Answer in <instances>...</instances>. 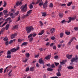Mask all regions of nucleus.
<instances>
[{
  "label": "nucleus",
  "instance_id": "obj_39",
  "mask_svg": "<svg viewBox=\"0 0 78 78\" xmlns=\"http://www.w3.org/2000/svg\"><path fill=\"white\" fill-rule=\"evenodd\" d=\"M29 8L30 9H32V8H33V6L32 4H30L29 6Z\"/></svg>",
  "mask_w": 78,
  "mask_h": 78
},
{
  "label": "nucleus",
  "instance_id": "obj_2",
  "mask_svg": "<svg viewBox=\"0 0 78 78\" xmlns=\"http://www.w3.org/2000/svg\"><path fill=\"white\" fill-rule=\"evenodd\" d=\"M26 31H27V33L29 34L31 32V31H33L34 30V28L32 26H28L26 27Z\"/></svg>",
  "mask_w": 78,
  "mask_h": 78
},
{
  "label": "nucleus",
  "instance_id": "obj_45",
  "mask_svg": "<svg viewBox=\"0 0 78 78\" xmlns=\"http://www.w3.org/2000/svg\"><path fill=\"white\" fill-rule=\"evenodd\" d=\"M54 58L55 59H58V56L56 55L54 56Z\"/></svg>",
  "mask_w": 78,
  "mask_h": 78
},
{
  "label": "nucleus",
  "instance_id": "obj_7",
  "mask_svg": "<svg viewBox=\"0 0 78 78\" xmlns=\"http://www.w3.org/2000/svg\"><path fill=\"white\" fill-rule=\"evenodd\" d=\"M74 38H75V37H73L71 39L70 41L68 42V45H70V44H71V43L73 41V39H74Z\"/></svg>",
  "mask_w": 78,
  "mask_h": 78
},
{
  "label": "nucleus",
  "instance_id": "obj_33",
  "mask_svg": "<svg viewBox=\"0 0 78 78\" xmlns=\"http://www.w3.org/2000/svg\"><path fill=\"white\" fill-rule=\"evenodd\" d=\"M7 5V4L6 2L5 1L4 3V5H3V7H6V5Z\"/></svg>",
  "mask_w": 78,
  "mask_h": 78
},
{
  "label": "nucleus",
  "instance_id": "obj_48",
  "mask_svg": "<svg viewBox=\"0 0 78 78\" xmlns=\"http://www.w3.org/2000/svg\"><path fill=\"white\" fill-rule=\"evenodd\" d=\"M28 60V59H26L25 60H23V62H27V61Z\"/></svg>",
  "mask_w": 78,
  "mask_h": 78
},
{
  "label": "nucleus",
  "instance_id": "obj_19",
  "mask_svg": "<svg viewBox=\"0 0 78 78\" xmlns=\"http://www.w3.org/2000/svg\"><path fill=\"white\" fill-rule=\"evenodd\" d=\"M58 15L60 17L62 18L64 16V14L63 13H59L58 14Z\"/></svg>",
  "mask_w": 78,
  "mask_h": 78
},
{
  "label": "nucleus",
  "instance_id": "obj_9",
  "mask_svg": "<svg viewBox=\"0 0 78 78\" xmlns=\"http://www.w3.org/2000/svg\"><path fill=\"white\" fill-rule=\"evenodd\" d=\"M48 3V2H47V1H46L45 2L44 4L43 5V8L44 9L46 7H47Z\"/></svg>",
  "mask_w": 78,
  "mask_h": 78
},
{
  "label": "nucleus",
  "instance_id": "obj_41",
  "mask_svg": "<svg viewBox=\"0 0 78 78\" xmlns=\"http://www.w3.org/2000/svg\"><path fill=\"white\" fill-rule=\"evenodd\" d=\"M33 34H30L28 36V38H30L31 37H32L33 36Z\"/></svg>",
  "mask_w": 78,
  "mask_h": 78
},
{
  "label": "nucleus",
  "instance_id": "obj_40",
  "mask_svg": "<svg viewBox=\"0 0 78 78\" xmlns=\"http://www.w3.org/2000/svg\"><path fill=\"white\" fill-rule=\"evenodd\" d=\"M50 66L51 68H55V65L53 64H51Z\"/></svg>",
  "mask_w": 78,
  "mask_h": 78
},
{
  "label": "nucleus",
  "instance_id": "obj_60",
  "mask_svg": "<svg viewBox=\"0 0 78 78\" xmlns=\"http://www.w3.org/2000/svg\"><path fill=\"white\" fill-rule=\"evenodd\" d=\"M54 44V43H51V44L50 45V47H53V45Z\"/></svg>",
  "mask_w": 78,
  "mask_h": 78
},
{
  "label": "nucleus",
  "instance_id": "obj_63",
  "mask_svg": "<svg viewBox=\"0 0 78 78\" xmlns=\"http://www.w3.org/2000/svg\"><path fill=\"white\" fill-rule=\"evenodd\" d=\"M3 16V12H0V17H2Z\"/></svg>",
  "mask_w": 78,
  "mask_h": 78
},
{
  "label": "nucleus",
  "instance_id": "obj_47",
  "mask_svg": "<svg viewBox=\"0 0 78 78\" xmlns=\"http://www.w3.org/2000/svg\"><path fill=\"white\" fill-rule=\"evenodd\" d=\"M49 7L50 8H52L53 7V3H52L50 4Z\"/></svg>",
  "mask_w": 78,
  "mask_h": 78
},
{
  "label": "nucleus",
  "instance_id": "obj_35",
  "mask_svg": "<svg viewBox=\"0 0 78 78\" xmlns=\"http://www.w3.org/2000/svg\"><path fill=\"white\" fill-rule=\"evenodd\" d=\"M47 70L48 71H53V69H51V68H48L47 69Z\"/></svg>",
  "mask_w": 78,
  "mask_h": 78
},
{
  "label": "nucleus",
  "instance_id": "obj_34",
  "mask_svg": "<svg viewBox=\"0 0 78 78\" xmlns=\"http://www.w3.org/2000/svg\"><path fill=\"white\" fill-rule=\"evenodd\" d=\"M18 28V26L17 25H16L13 27V29H16Z\"/></svg>",
  "mask_w": 78,
  "mask_h": 78
},
{
  "label": "nucleus",
  "instance_id": "obj_1",
  "mask_svg": "<svg viewBox=\"0 0 78 78\" xmlns=\"http://www.w3.org/2000/svg\"><path fill=\"white\" fill-rule=\"evenodd\" d=\"M20 9L22 12H25L27 10V5L26 4L24 5H22L21 6Z\"/></svg>",
  "mask_w": 78,
  "mask_h": 78
},
{
  "label": "nucleus",
  "instance_id": "obj_31",
  "mask_svg": "<svg viewBox=\"0 0 78 78\" xmlns=\"http://www.w3.org/2000/svg\"><path fill=\"white\" fill-rule=\"evenodd\" d=\"M25 55L27 58H29L30 57V54L29 53H26Z\"/></svg>",
  "mask_w": 78,
  "mask_h": 78
},
{
  "label": "nucleus",
  "instance_id": "obj_3",
  "mask_svg": "<svg viewBox=\"0 0 78 78\" xmlns=\"http://www.w3.org/2000/svg\"><path fill=\"white\" fill-rule=\"evenodd\" d=\"M76 19V17H68L69 21H67V23H70L72 20H75V19Z\"/></svg>",
  "mask_w": 78,
  "mask_h": 78
},
{
  "label": "nucleus",
  "instance_id": "obj_49",
  "mask_svg": "<svg viewBox=\"0 0 78 78\" xmlns=\"http://www.w3.org/2000/svg\"><path fill=\"white\" fill-rule=\"evenodd\" d=\"M33 37H31L29 39L30 42H31L32 41H33Z\"/></svg>",
  "mask_w": 78,
  "mask_h": 78
},
{
  "label": "nucleus",
  "instance_id": "obj_13",
  "mask_svg": "<svg viewBox=\"0 0 78 78\" xmlns=\"http://www.w3.org/2000/svg\"><path fill=\"white\" fill-rule=\"evenodd\" d=\"M10 17H11L12 19H14V18H15V15H14L12 13H11L10 14Z\"/></svg>",
  "mask_w": 78,
  "mask_h": 78
},
{
  "label": "nucleus",
  "instance_id": "obj_54",
  "mask_svg": "<svg viewBox=\"0 0 78 78\" xmlns=\"http://www.w3.org/2000/svg\"><path fill=\"white\" fill-rule=\"evenodd\" d=\"M20 49V48L19 47H17L16 49V51H17V50H19Z\"/></svg>",
  "mask_w": 78,
  "mask_h": 78
},
{
  "label": "nucleus",
  "instance_id": "obj_30",
  "mask_svg": "<svg viewBox=\"0 0 78 78\" xmlns=\"http://www.w3.org/2000/svg\"><path fill=\"white\" fill-rule=\"evenodd\" d=\"M9 24H7L5 26V28L6 30H7L8 28H9Z\"/></svg>",
  "mask_w": 78,
  "mask_h": 78
},
{
  "label": "nucleus",
  "instance_id": "obj_24",
  "mask_svg": "<svg viewBox=\"0 0 78 78\" xmlns=\"http://www.w3.org/2000/svg\"><path fill=\"white\" fill-rule=\"evenodd\" d=\"M41 14H42V16L43 17H45L47 15V14L46 12H41Z\"/></svg>",
  "mask_w": 78,
  "mask_h": 78
},
{
  "label": "nucleus",
  "instance_id": "obj_6",
  "mask_svg": "<svg viewBox=\"0 0 78 78\" xmlns=\"http://www.w3.org/2000/svg\"><path fill=\"white\" fill-rule=\"evenodd\" d=\"M3 21H2V22H0V27L1 28H2L6 25L7 23V22H5L1 26V25L3 23Z\"/></svg>",
  "mask_w": 78,
  "mask_h": 78
},
{
  "label": "nucleus",
  "instance_id": "obj_64",
  "mask_svg": "<svg viewBox=\"0 0 78 78\" xmlns=\"http://www.w3.org/2000/svg\"><path fill=\"white\" fill-rule=\"evenodd\" d=\"M8 44H9V43L8 42V41H7L5 42V45H8Z\"/></svg>",
  "mask_w": 78,
  "mask_h": 78
},
{
  "label": "nucleus",
  "instance_id": "obj_8",
  "mask_svg": "<svg viewBox=\"0 0 78 78\" xmlns=\"http://www.w3.org/2000/svg\"><path fill=\"white\" fill-rule=\"evenodd\" d=\"M17 35V33H16L12 35L11 36V39H13V38H14V37H15Z\"/></svg>",
  "mask_w": 78,
  "mask_h": 78
},
{
  "label": "nucleus",
  "instance_id": "obj_11",
  "mask_svg": "<svg viewBox=\"0 0 78 78\" xmlns=\"http://www.w3.org/2000/svg\"><path fill=\"white\" fill-rule=\"evenodd\" d=\"M66 58L68 59H71L72 57V55H69V54L66 55Z\"/></svg>",
  "mask_w": 78,
  "mask_h": 78
},
{
  "label": "nucleus",
  "instance_id": "obj_58",
  "mask_svg": "<svg viewBox=\"0 0 78 78\" xmlns=\"http://www.w3.org/2000/svg\"><path fill=\"white\" fill-rule=\"evenodd\" d=\"M12 42H13V40H11L9 41V44H12Z\"/></svg>",
  "mask_w": 78,
  "mask_h": 78
},
{
  "label": "nucleus",
  "instance_id": "obj_12",
  "mask_svg": "<svg viewBox=\"0 0 78 78\" xmlns=\"http://www.w3.org/2000/svg\"><path fill=\"white\" fill-rule=\"evenodd\" d=\"M30 70L31 72H34V70H35V68L34 67H31L30 68Z\"/></svg>",
  "mask_w": 78,
  "mask_h": 78
},
{
  "label": "nucleus",
  "instance_id": "obj_51",
  "mask_svg": "<svg viewBox=\"0 0 78 78\" xmlns=\"http://www.w3.org/2000/svg\"><path fill=\"white\" fill-rule=\"evenodd\" d=\"M46 45V46H49L50 45V42H47Z\"/></svg>",
  "mask_w": 78,
  "mask_h": 78
},
{
  "label": "nucleus",
  "instance_id": "obj_25",
  "mask_svg": "<svg viewBox=\"0 0 78 78\" xmlns=\"http://www.w3.org/2000/svg\"><path fill=\"white\" fill-rule=\"evenodd\" d=\"M28 44V43L27 42H24L22 43V44L21 45V47L22 45H27Z\"/></svg>",
  "mask_w": 78,
  "mask_h": 78
},
{
  "label": "nucleus",
  "instance_id": "obj_26",
  "mask_svg": "<svg viewBox=\"0 0 78 78\" xmlns=\"http://www.w3.org/2000/svg\"><path fill=\"white\" fill-rule=\"evenodd\" d=\"M44 33V30H42L41 33H40L38 34V35H42V34H43Z\"/></svg>",
  "mask_w": 78,
  "mask_h": 78
},
{
  "label": "nucleus",
  "instance_id": "obj_21",
  "mask_svg": "<svg viewBox=\"0 0 78 78\" xmlns=\"http://www.w3.org/2000/svg\"><path fill=\"white\" fill-rule=\"evenodd\" d=\"M10 51L11 52H12V53H13V52H15L16 51V49L15 48L12 49H11Z\"/></svg>",
  "mask_w": 78,
  "mask_h": 78
},
{
  "label": "nucleus",
  "instance_id": "obj_61",
  "mask_svg": "<svg viewBox=\"0 0 78 78\" xmlns=\"http://www.w3.org/2000/svg\"><path fill=\"white\" fill-rule=\"evenodd\" d=\"M20 16H19L18 19L16 20V22H18V21L20 20Z\"/></svg>",
  "mask_w": 78,
  "mask_h": 78
},
{
  "label": "nucleus",
  "instance_id": "obj_23",
  "mask_svg": "<svg viewBox=\"0 0 78 78\" xmlns=\"http://www.w3.org/2000/svg\"><path fill=\"white\" fill-rule=\"evenodd\" d=\"M67 68L68 69H69V70H71V69H73L74 68L73 67L71 66H68Z\"/></svg>",
  "mask_w": 78,
  "mask_h": 78
},
{
  "label": "nucleus",
  "instance_id": "obj_4",
  "mask_svg": "<svg viewBox=\"0 0 78 78\" xmlns=\"http://www.w3.org/2000/svg\"><path fill=\"white\" fill-rule=\"evenodd\" d=\"M78 59V57H76V58H72L71 59V61L72 62H77V60Z\"/></svg>",
  "mask_w": 78,
  "mask_h": 78
},
{
  "label": "nucleus",
  "instance_id": "obj_55",
  "mask_svg": "<svg viewBox=\"0 0 78 78\" xmlns=\"http://www.w3.org/2000/svg\"><path fill=\"white\" fill-rule=\"evenodd\" d=\"M41 0H37V2H36V4H38L41 2Z\"/></svg>",
  "mask_w": 78,
  "mask_h": 78
},
{
  "label": "nucleus",
  "instance_id": "obj_20",
  "mask_svg": "<svg viewBox=\"0 0 78 78\" xmlns=\"http://www.w3.org/2000/svg\"><path fill=\"white\" fill-rule=\"evenodd\" d=\"M39 5L40 6H41L42 5H44V3L43 2H42V0H41V1L40 2Z\"/></svg>",
  "mask_w": 78,
  "mask_h": 78
},
{
  "label": "nucleus",
  "instance_id": "obj_53",
  "mask_svg": "<svg viewBox=\"0 0 78 78\" xmlns=\"http://www.w3.org/2000/svg\"><path fill=\"white\" fill-rule=\"evenodd\" d=\"M66 5V4H61V6H64Z\"/></svg>",
  "mask_w": 78,
  "mask_h": 78
},
{
  "label": "nucleus",
  "instance_id": "obj_56",
  "mask_svg": "<svg viewBox=\"0 0 78 78\" xmlns=\"http://www.w3.org/2000/svg\"><path fill=\"white\" fill-rule=\"evenodd\" d=\"M18 42H22V40L20 39H18Z\"/></svg>",
  "mask_w": 78,
  "mask_h": 78
},
{
  "label": "nucleus",
  "instance_id": "obj_46",
  "mask_svg": "<svg viewBox=\"0 0 78 78\" xmlns=\"http://www.w3.org/2000/svg\"><path fill=\"white\" fill-rule=\"evenodd\" d=\"M55 64L56 66H57L59 64V63H56V62H55Z\"/></svg>",
  "mask_w": 78,
  "mask_h": 78
},
{
  "label": "nucleus",
  "instance_id": "obj_50",
  "mask_svg": "<svg viewBox=\"0 0 78 78\" xmlns=\"http://www.w3.org/2000/svg\"><path fill=\"white\" fill-rule=\"evenodd\" d=\"M3 72V68H1L0 69V73H2Z\"/></svg>",
  "mask_w": 78,
  "mask_h": 78
},
{
  "label": "nucleus",
  "instance_id": "obj_10",
  "mask_svg": "<svg viewBox=\"0 0 78 78\" xmlns=\"http://www.w3.org/2000/svg\"><path fill=\"white\" fill-rule=\"evenodd\" d=\"M16 5L17 6H21L22 5V3L20 2H17Z\"/></svg>",
  "mask_w": 78,
  "mask_h": 78
},
{
  "label": "nucleus",
  "instance_id": "obj_37",
  "mask_svg": "<svg viewBox=\"0 0 78 78\" xmlns=\"http://www.w3.org/2000/svg\"><path fill=\"white\" fill-rule=\"evenodd\" d=\"M39 23L40 24H41L40 26L41 27H42L44 25V24L42 23V22L41 21H40Z\"/></svg>",
  "mask_w": 78,
  "mask_h": 78
},
{
  "label": "nucleus",
  "instance_id": "obj_18",
  "mask_svg": "<svg viewBox=\"0 0 78 78\" xmlns=\"http://www.w3.org/2000/svg\"><path fill=\"white\" fill-rule=\"evenodd\" d=\"M5 21H9V23L11 22V18L10 17L8 18L5 20Z\"/></svg>",
  "mask_w": 78,
  "mask_h": 78
},
{
  "label": "nucleus",
  "instance_id": "obj_29",
  "mask_svg": "<svg viewBox=\"0 0 78 78\" xmlns=\"http://www.w3.org/2000/svg\"><path fill=\"white\" fill-rule=\"evenodd\" d=\"M57 76H61V73L58 72L57 73Z\"/></svg>",
  "mask_w": 78,
  "mask_h": 78
},
{
  "label": "nucleus",
  "instance_id": "obj_57",
  "mask_svg": "<svg viewBox=\"0 0 78 78\" xmlns=\"http://www.w3.org/2000/svg\"><path fill=\"white\" fill-rule=\"evenodd\" d=\"M51 39L52 40H55V37H53L51 38Z\"/></svg>",
  "mask_w": 78,
  "mask_h": 78
},
{
  "label": "nucleus",
  "instance_id": "obj_43",
  "mask_svg": "<svg viewBox=\"0 0 78 78\" xmlns=\"http://www.w3.org/2000/svg\"><path fill=\"white\" fill-rule=\"evenodd\" d=\"M3 40L4 41H7L8 40V37H6L3 39Z\"/></svg>",
  "mask_w": 78,
  "mask_h": 78
},
{
  "label": "nucleus",
  "instance_id": "obj_14",
  "mask_svg": "<svg viewBox=\"0 0 78 78\" xmlns=\"http://www.w3.org/2000/svg\"><path fill=\"white\" fill-rule=\"evenodd\" d=\"M55 32V28H53L52 29H51L50 30V33L52 34V33H53Z\"/></svg>",
  "mask_w": 78,
  "mask_h": 78
},
{
  "label": "nucleus",
  "instance_id": "obj_42",
  "mask_svg": "<svg viewBox=\"0 0 78 78\" xmlns=\"http://www.w3.org/2000/svg\"><path fill=\"white\" fill-rule=\"evenodd\" d=\"M7 58H11V55H7Z\"/></svg>",
  "mask_w": 78,
  "mask_h": 78
},
{
  "label": "nucleus",
  "instance_id": "obj_5",
  "mask_svg": "<svg viewBox=\"0 0 78 78\" xmlns=\"http://www.w3.org/2000/svg\"><path fill=\"white\" fill-rule=\"evenodd\" d=\"M31 11H32V10H30L28 11L27 12V14L26 15H24V17H27L30 16V13H31Z\"/></svg>",
  "mask_w": 78,
  "mask_h": 78
},
{
  "label": "nucleus",
  "instance_id": "obj_62",
  "mask_svg": "<svg viewBox=\"0 0 78 78\" xmlns=\"http://www.w3.org/2000/svg\"><path fill=\"white\" fill-rule=\"evenodd\" d=\"M53 48L54 50H56V46H54Z\"/></svg>",
  "mask_w": 78,
  "mask_h": 78
},
{
  "label": "nucleus",
  "instance_id": "obj_36",
  "mask_svg": "<svg viewBox=\"0 0 78 78\" xmlns=\"http://www.w3.org/2000/svg\"><path fill=\"white\" fill-rule=\"evenodd\" d=\"M11 51L9 50H8L7 51V55H11Z\"/></svg>",
  "mask_w": 78,
  "mask_h": 78
},
{
  "label": "nucleus",
  "instance_id": "obj_28",
  "mask_svg": "<svg viewBox=\"0 0 78 78\" xmlns=\"http://www.w3.org/2000/svg\"><path fill=\"white\" fill-rule=\"evenodd\" d=\"M72 4V2H69L67 4L68 6H70Z\"/></svg>",
  "mask_w": 78,
  "mask_h": 78
},
{
  "label": "nucleus",
  "instance_id": "obj_52",
  "mask_svg": "<svg viewBox=\"0 0 78 78\" xmlns=\"http://www.w3.org/2000/svg\"><path fill=\"white\" fill-rule=\"evenodd\" d=\"M33 35V37H35V36H36V35H37V34H32Z\"/></svg>",
  "mask_w": 78,
  "mask_h": 78
},
{
  "label": "nucleus",
  "instance_id": "obj_15",
  "mask_svg": "<svg viewBox=\"0 0 78 78\" xmlns=\"http://www.w3.org/2000/svg\"><path fill=\"white\" fill-rule=\"evenodd\" d=\"M50 55H48V56L45 57V59H46L47 60H48V59H50Z\"/></svg>",
  "mask_w": 78,
  "mask_h": 78
},
{
  "label": "nucleus",
  "instance_id": "obj_59",
  "mask_svg": "<svg viewBox=\"0 0 78 78\" xmlns=\"http://www.w3.org/2000/svg\"><path fill=\"white\" fill-rule=\"evenodd\" d=\"M19 14V11H17L15 13V14L16 16H17Z\"/></svg>",
  "mask_w": 78,
  "mask_h": 78
},
{
  "label": "nucleus",
  "instance_id": "obj_32",
  "mask_svg": "<svg viewBox=\"0 0 78 78\" xmlns=\"http://www.w3.org/2000/svg\"><path fill=\"white\" fill-rule=\"evenodd\" d=\"M64 36V33H62L60 34V37L62 38Z\"/></svg>",
  "mask_w": 78,
  "mask_h": 78
},
{
  "label": "nucleus",
  "instance_id": "obj_27",
  "mask_svg": "<svg viewBox=\"0 0 78 78\" xmlns=\"http://www.w3.org/2000/svg\"><path fill=\"white\" fill-rule=\"evenodd\" d=\"M12 72V70H11L9 73L8 74L9 76H12V74H11V72Z\"/></svg>",
  "mask_w": 78,
  "mask_h": 78
},
{
  "label": "nucleus",
  "instance_id": "obj_17",
  "mask_svg": "<svg viewBox=\"0 0 78 78\" xmlns=\"http://www.w3.org/2000/svg\"><path fill=\"white\" fill-rule=\"evenodd\" d=\"M39 63L41 64H44L45 62L43 60H39Z\"/></svg>",
  "mask_w": 78,
  "mask_h": 78
},
{
  "label": "nucleus",
  "instance_id": "obj_16",
  "mask_svg": "<svg viewBox=\"0 0 78 78\" xmlns=\"http://www.w3.org/2000/svg\"><path fill=\"white\" fill-rule=\"evenodd\" d=\"M62 67V66L61 65H60L58 67V72H60L61 70V68Z\"/></svg>",
  "mask_w": 78,
  "mask_h": 78
},
{
  "label": "nucleus",
  "instance_id": "obj_38",
  "mask_svg": "<svg viewBox=\"0 0 78 78\" xmlns=\"http://www.w3.org/2000/svg\"><path fill=\"white\" fill-rule=\"evenodd\" d=\"M65 34L67 35H69L70 34V32L67 31L65 32Z\"/></svg>",
  "mask_w": 78,
  "mask_h": 78
},
{
  "label": "nucleus",
  "instance_id": "obj_44",
  "mask_svg": "<svg viewBox=\"0 0 78 78\" xmlns=\"http://www.w3.org/2000/svg\"><path fill=\"white\" fill-rule=\"evenodd\" d=\"M74 30L75 31H78V27H76L74 28Z\"/></svg>",
  "mask_w": 78,
  "mask_h": 78
},
{
  "label": "nucleus",
  "instance_id": "obj_22",
  "mask_svg": "<svg viewBox=\"0 0 78 78\" xmlns=\"http://www.w3.org/2000/svg\"><path fill=\"white\" fill-rule=\"evenodd\" d=\"M3 12L4 15H6L8 13L7 10H5L3 11Z\"/></svg>",
  "mask_w": 78,
  "mask_h": 78
}]
</instances>
